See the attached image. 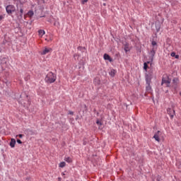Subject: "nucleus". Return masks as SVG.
Returning a JSON list of instances; mask_svg holds the SVG:
<instances>
[{
	"label": "nucleus",
	"mask_w": 181,
	"mask_h": 181,
	"mask_svg": "<svg viewBox=\"0 0 181 181\" xmlns=\"http://www.w3.org/2000/svg\"><path fill=\"white\" fill-rule=\"evenodd\" d=\"M57 80V75L52 72H49L45 78V82L47 83H54Z\"/></svg>",
	"instance_id": "nucleus-1"
},
{
	"label": "nucleus",
	"mask_w": 181,
	"mask_h": 181,
	"mask_svg": "<svg viewBox=\"0 0 181 181\" xmlns=\"http://www.w3.org/2000/svg\"><path fill=\"white\" fill-rule=\"evenodd\" d=\"M6 11L8 14H12L16 11L15 6H13V4H8V6H6Z\"/></svg>",
	"instance_id": "nucleus-2"
},
{
	"label": "nucleus",
	"mask_w": 181,
	"mask_h": 181,
	"mask_svg": "<svg viewBox=\"0 0 181 181\" xmlns=\"http://www.w3.org/2000/svg\"><path fill=\"white\" fill-rule=\"evenodd\" d=\"M171 80L169 77H163L162 79V85H165L166 87H170Z\"/></svg>",
	"instance_id": "nucleus-3"
},
{
	"label": "nucleus",
	"mask_w": 181,
	"mask_h": 181,
	"mask_svg": "<svg viewBox=\"0 0 181 181\" xmlns=\"http://www.w3.org/2000/svg\"><path fill=\"white\" fill-rule=\"evenodd\" d=\"M146 78V84H151V80L153 78V75L151 74H146L145 76Z\"/></svg>",
	"instance_id": "nucleus-4"
},
{
	"label": "nucleus",
	"mask_w": 181,
	"mask_h": 181,
	"mask_svg": "<svg viewBox=\"0 0 181 181\" xmlns=\"http://www.w3.org/2000/svg\"><path fill=\"white\" fill-rule=\"evenodd\" d=\"M178 84H179V78H174L173 79L172 87L176 89L177 88Z\"/></svg>",
	"instance_id": "nucleus-5"
},
{
	"label": "nucleus",
	"mask_w": 181,
	"mask_h": 181,
	"mask_svg": "<svg viewBox=\"0 0 181 181\" xmlns=\"http://www.w3.org/2000/svg\"><path fill=\"white\" fill-rule=\"evenodd\" d=\"M162 135V132L160 131H158L157 133H156L153 136V138L157 141H160V136Z\"/></svg>",
	"instance_id": "nucleus-6"
},
{
	"label": "nucleus",
	"mask_w": 181,
	"mask_h": 181,
	"mask_svg": "<svg viewBox=\"0 0 181 181\" xmlns=\"http://www.w3.org/2000/svg\"><path fill=\"white\" fill-rule=\"evenodd\" d=\"M168 114L170 116L171 118H173L175 115V111L173 109L168 108L167 110Z\"/></svg>",
	"instance_id": "nucleus-7"
},
{
	"label": "nucleus",
	"mask_w": 181,
	"mask_h": 181,
	"mask_svg": "<svg viewBox=\"0 0 181 181\" xmlns=\"http://www.w3.org/2000/svg\"><path fill=\"white\" fill-rule=\"evenodd\" d=\"M52 49L51 48H45V49L41 52L42 55H45L47 53H49L50 52H52Z\"/></svg>",
	"instance_id": "nucleus-8"
},
{
	"label": "nucleus",
	"mask_w": 181,
	"mask_h": 181,
	"mask_svg": "<svg viewBox=\"0 0 181 181\" xmlns=\"http://www.w3.org/2000/svg\"><path fill=\"white\" fill-rule=\"evenodd\" d=\"M16 144V139H11V141H10V143H9V146H11V148H14Z\"/></svg>",
	"instance_id": "nucleus-9"
},
{
	"label": "nucleus",
	"mask_w": 181,
	"mask_h": 181,
	"mask_svg": "<svg viewBox=\"0 0 181 181\" xmlns=\"http://www.w3.org/2000/svg\"><path fill=\"white\" fill-rule=\"evenodd\" d=\"M45 35V31L42 30H38V35L40 37H42Z\"/></svg>",
	"instance_id": "nucleus-10"
},
{
	"label": "nucleus",
	"mask_w": 181,
	"mask_h": 181,
	"mask_svg": "<svg viewBox=\"0 0 181 181\" xmlns=\"http://www.w3.org/2000/svg\"><path fill=\"white\" fill-rule=\"evenodd\" d=\"M116 74H117V71L115 69H112L109 73L110 76H111L112 77H114L116 75Z\"/></svg>",
	"instance_id": "nucleus-11"
},
{
	"label": "nucleus",
	"mask_w": 181,
	"mask_h": 181,
	"mask_svg": "<svg viewBox=\"0 0 181 181\" xmlns=\"http://www.w3.org/2000/svg\"><path fill=\"white\" fill-rule=\"evenodd\" d=\"M146 90L147 92L151 93L152 90V88L151 86V84H146Z\"/></svg>",
	"instance_id": "nucleus-12"
},
{
	"label": "nucleus",
	"mask_w": 181,
	"mask_h": 181,
	"mask_svg": "<svg viewBox=\"0 0 181 181\" xmlns=\"http://www.w3.org/2000/svg\"><path fill=\"white\" fill-rule=\"evenodd\" d=\"M64 160L69 163H72L73 161L71 157H65Z\"/></svg>",
	"instance_id": "nucleus-13"
},
{
	"label": "nucleus",
	"mask_w": 181,
	"mask_h": 181,
	"mask_svg": "<svg viewBox=\"0 0 181 181\" xmlns=\"http://www.w3.org/2000/svg\"><path fill=\"white\" fill-rule=\"evenodd\" d=\"M104 59L110 61L111 57L107 54H105L103 56Z\"/></svg>",
	"instance_id": "nucleus-14"
},
{
	"label": "nucleus",
	"mask_w": 181,
	"mask_h": 181,
	"mask_svg": "<svg viewBox=\"0 0 181 181\" xmlns=\"http://www.w3.org/2000/svg\"><path fill=\"white\" fill-rule=\"evenodd\" d=\"M93 82H94L95 84H97V85H100V79H99L98 78H95L94 79Z\"/></svg>",
	"instance_id": "nucleus-15"
},
{
	"label": "nucleus",
	"mask_w": 181,
	"mask_h": 181,
	"mask_svg": "<svg viewBox=\"0 0 181 181\" xmlns=\"http://www.w3.org/2000/svg\"><path fill=\"white\" fill-rule=\"evenodd\" d=\"M33 15H34V11H33L32 10H30L29 11H28V16L29 17H32L33 16Z\"/></svg>",
	"instance_id": "nucleus-16"
},
{
	"label": "nucleus",
	"mask_w": 181,
	"mask_h": 181,
	"mask_svg": "<svg viewBox=\"0 0 181 181\" xmlns=\"http://www.w3.org/2000/svg\"><path fill=\"white\" fill-rule=\"evenodd\" d=\"M65 166H66V163L65 162H61L59 164V167H60V168H64Z\"/></svg>",
	"instance_id": "nucleus-17"
},
{
	"label": "nucleus",
	"mask_w": 181,
	"mask_h": 181,
	"mask_svg": "<svg viewBox=\"0 0 181 181\" xmlns=\"http://www.w3.org/2000/svg\"><path fill=\"white\" fill-rule=\"evenodd\" d=\"M148 67V66L147 63H144V69L147 70Z\"/></svg>",
	"instance_id": "nucleus-18"
},
{
	"label": "nucleus",
	"mask_w": 181,
	"mask_h": 181,
	"mask_svg": "<svg viewBox=\"0 0 181 181\" xmlns=\"http://www.w3.org/2000/svg\"><path fill=\"white\" fill-rule=\"evenodd\" d=\"M23 8H20V16L23 17Z\"/></svg>",
	"instance_id": "nucleus-19"
},
{
	"label": "nucleus",
	"mask_w": 181,
	"mask_h": 181,
	"mask_svg": "<svg viewBox=\"0 0 181 181\" xmlns=\"http://www.w3.org/2000/svg\"><path fill=\"white\" fill-rule=\"evenodd\" d=\"M88 1V0H81V4L84 5Z\"/></svg>",
	"instance_id": "nucleus-20"
},
{
	"label": "nucleus",
	"mask_w": 181,
	"mask_h": 181,
	"mask_svg": "<svg viewBox=\"0 0 181 181\" xmlns=\"http://www.w3.org/2000/svg\"><path fill=\"white\" fill-rule=\"evenodd\" d=\"M96 124H97L98 125H100V126L102 125V122H101L100 121H99V120H97Z\"/></svg>",
	"instance_id": "nucleus-21"
},
{
	"label": "nucleus",
	"mask_w": 181,
	"mask_h": 181,
	"mask_svg": "<svg viewBox=\"0 0 181 181\" xmlns=\"http://www.w3.org/2000/svg\"><path fill=\"white\" fill-rule=\"evenodd\" d=\"M23 136H24V135H23V134H18V135H16V137H18V136L19 138L21 139V138L23 137Z\"/></svg>",
	"instance_id": "nucleus-22"
},
{
	"label": "nucleus",
	"mask_w": 181,
	"mask_h": 181,
	"mask_svg": "<svg viewBox=\"0 0 181 181\" xmlns=\"http://www.w3.org/2000/svg\"><path fill=\"white\" fill-rule=\"evenodd\" d=\"M152 45H153V46L157 45V42H155V41H153V42H152Z\"/></svg>",
	"instance_id": "nucleus-23"
},
{
	"label": "nucleus",
	"mask_w": 181,
	"mask_h": 181,
	"mask_svg": "<svg viewBox=\"0 0 181 181\" xmlns=\"http://www.w3.org/2000/svg\"><path fill=\"white\" fill-rule=\"evenodd\" d=\"M170 55H171V57H174L176 56V53L175 52H173V53H171Z\"/></svg>",
	"instance_id": "nucleus-24"
},
{
	"label": "nucleus",
	"mask_w": 181,
	"mask_h": 181,
	"mask_svg": "<svg viewBox=\"0 0 181 181\" xmlns=\"http://www.w3.org/2000/svg\"><path fill=\"white\" fill-rule=\"evenodd\" d=\"M16 142H17L18 144H21L23 143L20 139H17V140H16Z\"/></svg>",
	"instance_id": "nucleus-25"
},
{
	"label": "nucleus",
	"mask_w": 181,
	"mask_h": 181,
	"mask_svg": "<svg viewBox=\"0 0 181 181\" xmlns=\"http://www.w3.org/2000/svg\"><path fill=\"white\" fill-rule=\"evenodd\" d=\"M74 112H72V111H69V115H74Z\"/></svg>",
	"instance_id": "nucleus-26"
},
{
	"label": "nucleus",
	"mask_w": 181,
	"mask_h": 181,
	"mask_svg": "<svg viewBox=\"0 0 181 181\" xmlns=\"http://www.w3.org/2000/svg\"><path fill=\"white\" fill-rule=\"evenodd\" d=\"M124 51H125V52H128V51H129L128 47H125Z\"/></svg>",
	"instance_id": "nucleus-27"
},
{
	"label": "nucleus",
	"mask_w": 181,
	"mask_h": 181,
	"mask_svg": "<svg viewBox=\"0 0 181 181\" xmlns=\"http://www.w3.org/2000/svg\"><path fill=\"white\" fill-rule=\"evenodd\" d=\"M4 18V17L3 16H0V21H1V20H3Z\"/></svg>",
	"instance_id": "nucleus-28"
},
{
	"label": "nucleus",
	"mask_w": 181,
	"mask_h": 181,
	"mask_svg": "<svg viewBox=\"0 0 181 181\" xmlns=\"http://www.w3.org/2000/svg\"><path fill=\"white\" fill-rule=\"evenodd\" d=\"M175 57L176 59H179V55H175Z\"/></svg>",
	"instance_id": "nucleus-29"
},
{
	"label": "nucleus",
	"mask_w": 181,
	"mask_h": 181,
	"mask_svg": "<svg viewBox=\"0 0 181 181\" xmlns=\"http://www.w3.org/2000/svg\"><path fill=\"white\" fill-rule=\"evenodd\" d=\"M86 142H84V143H83V145H86Z\"/></svg>",
	"instance_id": "nucleus-30"
},
{
	"label": "nucleus",
	"mask_w": 181,
	"mask_h": 181,
	"mask_svg": "<svg viewBox=\"0 0 181 181\" xmlns=\"http://www.w3.org/2000/svg\"><path fill=\"white\" fill-rule=\"evenodd\" d=\"M104 6H105L106 4H105V3H104V4H103Z\"/></svg>",
	"instance_id": "nucleus-31"
},
{
	"label": "nucleus",
	"mask_w": 181,
	"mask_h": 181,
	"mask_svg": "<svg viewBox=\"0 0 181 181\" xmlns=\"http://www.w3.org/2000/svg\"><path fill=\"white\" fill-rule=\"evenodd\" d=\"M180 95L181 96V92L180 93Z\"/></svg>",
	"instance_id": "nucleus-32"
},
{
	"label": "nucleus",
	"mask_w": 181,
	"mask_h": 181,
	"mask_svg": "<svg viewBox=\"0 0 181 181\" xmlns=\"http://www.w3.org/2000/svg\"><path fill=\"white\" fill-rule=\"evenodd\" d=\"M62 175H64L65 174H64V173H62Z\"/></svg>",
	"instance_id": "nucleus-33"
}]
</instances>
